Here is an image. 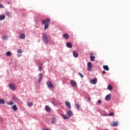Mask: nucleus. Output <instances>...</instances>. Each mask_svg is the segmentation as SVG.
<instances>
[{
    "label": "nucleus",
    "mask_w": 130,
    "mask_h": 130,
    "mask_svg": "<svg viewBox=\"0 0 130 130\" xmlns=\"http://www.w3.org/2000/svg\"><path fill=\"white\" fill-rule=\"evenodd\" d=\"M6 55L7 56H11L12 55V52L11 51H8L6 53Z\"/></svg>",
    "instance_id": "nucleus-27"
},
{
    "label": "nucleus",
    "mask_w": 130,
    "mask_h": 130,
    "mask_svg": "<svg viewBox=\"0 0 130 130\" xmlns=\"http://www.w3.org/2000/svg\"><path fill=\"white\" fill-rule=\"evenodd\" d=\"M67 115H68L69 117H72V116H73V112H72V111L69 110L67 112Z\"/></svg>",
    "instance_id": "nucleus-13"
},
{
    "label": "nucleus",
    "mask_w": 130,
    "mask_h": 130,
    "mask_svg": "<svg viewBox=\"0 0 130 130\" xmlns=\"http://www.w3.org/2000/svg\"><path fill=\"white\" fill-rule=\"evenodd\" d=\"M8 5L10 4V2H8Z\"/></svg>",
    "instance_id": "nucleus-44"
},
{
    "label": "nucleus",
    "mask_w": 130,
    "mask_h": 130,
    "mask_svg": "<svg viewBox=\"0 0 130 130\" xmlns=\"http://www.w3.org/2000/svg\"><path fill=\"white\" fill-rule=\"evenodd\" d=\"M56 121V119H55V118H53L52 121V124H54V123H55Z\"/></svg>",
    "instance_id": "nucleus-29"
},
{
    "label": "nucleus",
    "mask_w": 130,
    "mask_h": 130,
    "mask_svg": "<svg viewBox=\"0 0 130 130\" xmlns=\"http://www.w3.org/2000/svg\"><path fill=\"white\" fill-rule=\"evenodd\" d=\"M6 103V101L4 99H0V104H5Z\"/></svg>",
    "instance_id": "nucleus-25"
},
{
    "label": "nucleus",
    "mask_w": 130,
    "mask_h": 130,
    "mask_svg": "<svg viewBox=\"0 0 130 130\" xmlns=\"http://www.w3.org/2000/svg\"><path fill=\"white\" fill-rule=\"evenodd\" d=\"M6 19V15L4 14L0 15V20L3 21V20H5Z\"/></svg>",
    "instance_id": "nucleus-16"
},
{
    "label": "nucleus",
    "mask_w": 130,
    "mask_h": 130,
    "mask_svg": "<svg viewBox=\"0 0 130 130\" xmlns=\"http://www.w3.org/2000/svg\"><path fill=\"white\" fill-rule=\"evenodd\" d=\"M27 106L28 107H31V106H33V103L30 102V103H27Z\"/></svg>",
    "instance_id": "nucleus-28"
},
{
    "label": "nucleus",
    "mask_w": 130,
    "mask_h": 130,
    "mask_svg": "<svg viewBox=\"0 0 130 130\" xmlns=\"http://www.w3.org/2000/svg\"><path fill=\"white\" fill-rule=\"evenodd\" d=\"M106 101H109V100H110V99H111V94H108L105 98Z\"/></svg>",
    "instance_id": "nucleus-9"
},
{
    "label": "nucleus",
    "mask_w": 130,
    "mask_h": 130,
    "mask_svg": "<svg viewBox=\"0 0 130 130\" xmlns=\"http://www.w3.org/2000/svg\"><path fill=\"white\" fill-rule=\"evenodd\" d=\"M6 16H7V17H11V12L8 11L6 12L5 13Z\"/></svg>",
    "instance_id": "nucleus-23"
},
{
    "label": "nucleus",
    "mask_w": 130,
    "mask_h": 130,
    "mask_svg": "<svg viewBox=\"0 0 130 130\" xmlns=\"http://www.w3.org/2000/svg\"><path fill=\"white\" fill-rule=\"evenodd\" d=\"M90 60L91 61H94V60H95V56H91L92 55V53H90Z\"/></svg>",
    "instance_id": "nucleus-17"
},
{
    "label": "nucleus",
    "mask_w": 130,
    "mask_h": 130,
    "mask_svg": "<svg viewBox=\"0 0 130 130\" xmlns=\"http://www.w3.org/2000/svg\"><path fill=\"white\" fill-rule=\"evenodd\" d=\"M70 84L72 85V86L73 87V88L76 87V86H77V82H76V81L75 80H71Z\"/></svg>",
    "instance_id": "nucleus-4"
},
{
    "label": "nucleus",
    "mask_w": 130,
    "mask_h": 130,
    "mask_svg": "<svg viewBox=\"0 0 130 130\" xmlns=\"http://www.w3.org/2000/svg\"><path fill=\"white\" fill-rule=\"evenodd\" d=\"M26 37V36L25 35V34L22 33L19 35V39H25Z\"/></svg>",
    "instance_id": "nucleus-10"
},
{
    "label": "nucleus",
    "mask_w": 130,
    "mask_h": 130,
    "mask_svg": "<svg viewBox=\"0 0 130 130\" xmlns=\"http://www.w3.org/2000/svg\"><path fill=\"white\" fill-rule=\"evenodd\" d=\"M65 105L68 109H71V103L70 102L65 101Z\"/></svg>",
    "instance_id": "nucleus-7"
},
{
    "label": "nucleus",
    "mask_w": 130,
    "mask_h": 130,
    "mask_svg": "<svg viewBox=\"0 0 130 130\" xmlns=\"http://www.w3.org/2000/svg\"><path fill=\"white\" fill-rule=\"evenodd\" d=\"M90 83L93 85H95V84H97V78H95L93 79H92L90 81Z\"/></svg>",
    "instance_id": "nucleus-8"
},
{
    "label": "nucleus",
    "mask_w": 130,
    "mask_h": 130,
    "mask_svg": "<svg viewBox=\"0 0 130 130\" xmlns=\"http://www.w3.org/2000/svg\"><path fill=\"white\" fill-rule=\"evenodd\" d=\"M42 130H50V129H49V128H46V129H43Z\"/></svg>",
    "instance_id": "nucleus-42"
},
{
    "label": "nucleus",
    "mask_w": 130,
    "mask_h": 130,
    "mask_svg": "<svg viewBox=\"0 0 130 130\" xmlns=\"http://www.w3.org/2000/svg\"><path fill=\"white\" fill-rule=\"evenodd\" d=\"M22 51L21 49H19L17 51V53H22Z\"/></svg>",
    "instance_id": "nucleus-38"
},
{
    "label": "nucleus",
    "mask_w": 130,
    "mask_h": 130,
    "mask_svg": "<svg viewBox=\"0 0 130 130\" xmlns=\"http://www.w3.org/2000/svg\"><path fill=\"white\" fill-rule=\"evenodd\" d=\"M103 68L106 71H109V68H108V66H107V65H105V66L104 65Z\"/></svg>",
    "instance_id": "nucleus-21"
},
{
    "label": "nucleus",
    "mask_w": 130,
    "mask_h": 130,
    "mask_svg": "<svg viewBox=\"0 0 130 130\" xmlns=\"http://www.w3.org/2000/svg\"><path fill=\"white\" fill-rule=\"evenodd\" d=\"M62 117L64 118V119H69V118H70V117L68 115H62Z\"/></svg>",
    "instance_id": "nucleus-26"
},
{
    "label": "nucleus",
    "mask_w": 130,
    "mask_h": 130,
    "mask_svg": "<svg viewBox=\"0 0 130 130\" xmlns=\"http://www.w3.org/2000/svg\"><path fill=\"white\" fill-rule=\"evenodd\" d=\"M45 109H46V111H47V112H49V111L51 110V109H50V107H49V106L47 105L45 106Z\"/></svg>",
    "instance_id": "nucleus-19"
},
{
    "label": "nucleus",
    "mask_w": 130,
    "mask_h": 130,
    "mask_svg": "<svg viewBox=\"0 0 130 130\" xmlns=\"http://www.w3.org/2000/svg\"><path fill=\"white\" fill-rule=\"evenodd\" d=\"M43 78V76H42V74L40 73L39 74V77H38L39 83H40V82H41V80H42Z\"/></svg>",
    "instance_id": "nucleus-11"
},
{
    "label": "nucleus",
    "mask_w": 130,
    "mask_h": 130,
    "mask_svg": "<svg viewBox=\"0 0 130 130\" xmlns=\"http://www.w3.org/2000/svg\"><path fill=\"white\" fill-rule=\"evenodd\" d=\"M98 103L99 105H101V103H102V102L101 101V100H99L98 101Z\"/></svg>",
    "instance_id": "nucleus-35"
},
{
    "label": "nucleus",
    "mask_w": 130,
    "mask_h": 130,
    "mask_svg": "<svg viewBox=\"0 0 130 130\" xmlns=\"http://www.w3.org/2000/svg\"><path fill=\"white\" fill-rule=\"evenodd\" d=\"M42 39L45 44H48V42H49V40L48 39V38H47V36H46V35L44 34L43 35Z\"/></svg>",
    "instance_id": "nucleus-1"
},
{
    "label": "nucleus",
    "mask_w": 130,
    "mask_h": 130,
    "mask_svg": "<svg viewBox=\"0 0 130 130\" xmlns=\"http://www.w3.org/2000/svg\"><path fill=\"white\" fill-rule=\"evenodd\" d=\"M12 108L14 111H17L18 110V107L16 105H14L12 107Z\"/></svg>",
    "instance_id": "nucleus-15"
},
{
    "label": "nucleus",
    "mask_w": 130,
    "mask_h": 130,
    "mask_svg": "<svg viewBox=\"0 0 130 130\" xmlns=\"http://www.w3.org/2000/svg\"><path fill=\"white\" fill-rule=\"evenodd\" d=\"M118 125V121H114L111 124V126H117Z\"/></svg>",
    "instance_id": "nucleus-12"
},
{
    "label": "nucleus",
    "mask_w": 130,
    "mask_h": 130,
    "mask_svg": "<svg viewBox=\"0 0 130 130\" xmlns=\"http://www.w3.org/2000/svg\"><path fill=\"white\" fill-rule=\"evenodd\" d=\"M7 104H8V105H14V102L11 101V102H9V103H7Z\"/></svg>",
    "instance_id": "nucleus-32"
},
{
    "label": "nucleus",
    "mask_w": 130,
    "mask_h": 130,
    "mask_svg": "<svg viewBox=\"0 0 130 130\" xmlns=\"http://www.w3.org/2000/svg\"><path fill=\"white\" fill-rule=\"evenodd\" d=\"M36 28H38V26H36Z\"/></svg>",
    "instance_id": "nucleus-45"
},
{
    "label": "nucleus",
    "mask_w": 130,
    "mask_h": 130,
    "mask_svg": "<svg viewBox=\"0 0 130 130\" xmlns=\"http://www.w3.org/2000/svg\"><path fill=\"white\" fill-rule=\"evenodd\" d=\"M18 57H20V55H18Z\"/></svg>",
    "instance_id": "nucleus-43"
},
{
    "label": "nucleus",
    "mask_w": 130,
    "mask_h": 130,
    "mask_svg": "<svg viewBox=\"0 0 130 130\" xmlns=\"http://www.w3.org/2000/svg\"><path fill=\"white\" fill-rule=\"evenodd\" d=\"M87 101H88V102H90L91 101V98H88V99H87Z\"/></svg>",
    "instance_id": "nucleus-40"
},
{
    "label": "nucleus",
    "mask_w": 130,
    "mask_h": 130,
    "mask_svg": "<svg viewBox=\"0 0 130 130\" xmlns=\"http://www.w3.org/2000/svg\"><path fill=\"white\" fill-rule=\"evenodd\" d=\"M50 19L47 18L46 19L43 20L42 21V23L44 24H50Z\"/></svg>",
    "instance_id": "nucleus-3"
},
{
    "label": "nucleus",
    "mask_w": 130,
    "mask_h": 130,
    "mask_svg": "<svg viewBox=\"0 0 130 130\" xmlns=\"http://www.w3.org/2000/svg\"><path fill=\"white\" fill-rule=\"evenodd\" d=\"M49 27V24H46L44 25V29L45 30H47V29H48Z\"/></svg>",
    "instance_id": "nucleus-24"
},
{
    "label": "nucleus",
    "mask_w": 130,
    "mask_h": 130,
    "mask_svg": "<svg viewBox=\"0 0 130 130\" xmlns=\"http://www.w3.org/2000/svg\"><path fill=\"white\" fill-rule=\"evenodd\" d=\"M9 87L10 89H11V90H13V91H14V90H16V86H15V84L13 83L10 84Z\"/></svg>",
    "instance_id": "nucleus-6"
},
{
    "label": "nucleus",
    "mask_w": 130,
    "mask_h": 130,
    "mask_svg": "<svg viewBox=\"0 0 130 130\" xmlns=\"http://www.w3.org/2000/svg\"><path fill=\"white\" fill-rule=\"evenodd\" d=\"M46 85L50 89H51V88H53L54 87L53 84L50 81H47L46 82Z\"/></svg>",
    "instance_id": "nucleus-2"
},
{
    "label": "nucleus",
    "mask_w": 130,
    "mask_h": 130,
    "mask_svg": "<svg viewBox=\"0 0 130 130\" xmlns=\"http://www.w3.org/2000/svg\"><path fill=\"white\" fill-rule=\"evenodd\" d=\"M73 56H74V57H78V56H79V54H78V53L77 52H76V51H74L73 52Z\"/></svg>",
    "instance_id": "nucleus-18"
},
{
    "label": "nucleus",
    "mask_w": 130,
    "mask_h": 130,
    "mask_svg": "<svg viewBox=\"0 0 130 130\" xmlns=\"http://www.w3.org/2000/svg\"><path fill=\"white\" fill-rule=\"evenodd\" d=\"M8 39V36H2V39L3 40H6V39Z\"/></svg>",
    "instance_id": "nucleus-31"
},
{
    "label": "nucleus",
    "mask_w": 130,
    "mask_h": 130,
    "mask_svg": "<svg viewBox=\"0 0 130 130\" xmlns=\"http://www.w3.org/2000/svg\"><path fill=\"white\" fill-rule=\"evenodd\" d=\"M63 37L64 39L68 40L69 39V35L68 34H64L63 35Z\"/></svg>",
    "instance_id": "nucleus-20"
},
{
    "label": "nucleus",
    "mask_w": 130,
    "mask_h": 130,
    "mask_svg": "<svg viewBox=\"0 0 130 130\" xmlns=\"http://www.w3.org/2000/svg\"><path fill=\"white\" fill-rule=\"evenodd\" d=\"M108 115L109 116H114V112H111Z\"/></svg>",
    "instance_id": "nucleus-33"
},
{
    "label": "nucleus",
    "mask_w": 130,
    "mask_h": 130,
    "mask_svg": "<svg viewBox=\"0 0 130 130\" xmlns=\"http://www.w3.org/2000/svg\"><path fill=\"white\" fill-rule=\"evenodd\" d=\"M79 75L81 77V78H84V75H83V74H82V73H81V72L79 73Z\"/></svg>",
    "instance_id": "nucleus-36"
},
{
    "label": "nucleus",
    "mask_w": 130,
    "mask_h": 130,
    "mask_svg": "<svg viewBox=\"0 0 130 130\" xmlns=\"http://www.w3.org/2000/svg\"><path fill=\"white\" fill-rule=\"evenodd\" d=\"M92 63L91 62H88L87 63V69L88 71L90 72V71H92Z\"/></svg>",
    "instance_id": "nucleus-5"
},
{
    "label": "nucleus",
    "mask_w": 130,
    "mask_h": 130,
    "mask_svg": "<svg viewBox=\"0 0 130 130\" xmlns=\"http://www.w3.org/2000/svg\"><path fill=\"white\" fill-rule=\"evenodd\" d=\"M12 99H14V100H16V99H18V98L16 97L15 95H13L12 96Z\"/></svg>",
    "instance_id": "nucleus-39"
},
{
    "label": "nucleus",
    "mask_w": 130,
    "mask_h": 130,
    "mask_svg": "<svg viewBox=\"0 0 130 130\" xmlns=\"http://www.w3.org/2000/svg\"><path fill=\"white\" fill-rule=\"evenodd\" d=\"M0 8L1 9H5V6L3 5L2 4H0Z\"/></svg>",
    "instance_id": "nucleus-37"
},
{
    "label": "nucleus",
    "mask_w": 130,
    "mask_h": 130,
    "mask_svg": "<svg viewBox=\"0 0 130 130\" xmlns=\"http://www.w3.org/2000/svg\"><path fill=\"white\" fill-rule=\"evenodd\" d=\"M39 72H42V66H40L39 67Z\"/></svg>",
    "instance_id": "nucleus-34"
},
{
    "label": "nucleus",
    "mask_w": 130,
    "mask_h": 130,
    "mask_svg": "<svg viewBox=\"0 0 130 130\" xmlns=\"http://www.w3.org/2000/svg\"><path fill=\"white\" fill-rule=\"evenodd\" d=\"M76 107L78 110L80 109V105L79 104H75Z\"/></svg>",
    "instance_id": "nucleus-30"
},
{
    "label": "nucleus",
    "mask_w": 130,
    "mask_h": 130,
    "mask_svg": "<svg viewBox=\"0 0 130 130\" xmlns=\"http://www.w3.org/2000/svg\"><path fill=\"white\" fill-rule=\"evenodd\" d=\"M66 46L67 47H69V48H72L73 47V45H72V43L70 42L67 43Z\"/></svg>",
    "instance_id": "nucleus-14"
},
{
    "label": "nucleus",
    "mask_w": 130,
    "mask_h": 130,
    "mask_svg": "<svg viewBox=\"0 0 130 130\" xmlns=\"http://www.w3.org/2000/svg\"><path fill=\"white\" fill-rule=\"evenodd\" d=\"M107 88L110 91H112V90H113V88L112 87V86L111 85H109Z\"/></svg>",
    "instance_id": "nucleus-22"
},
{
    "label": "nucleus",
    "mask_w": 130,
    "mask_h": 130,
    "mask_svg": "<svg viewBox=\"0 0 130 130\" xmlns=\"http://www.w3.org/2000/svg\"><path fill=\"white\" fill-rule=\"evenodd\" d=\"M103 74H106V72H105V70H104V71L103 72Z\"/></svg>",
    "instance_id": "nucleus-41"
}]
</instances>
